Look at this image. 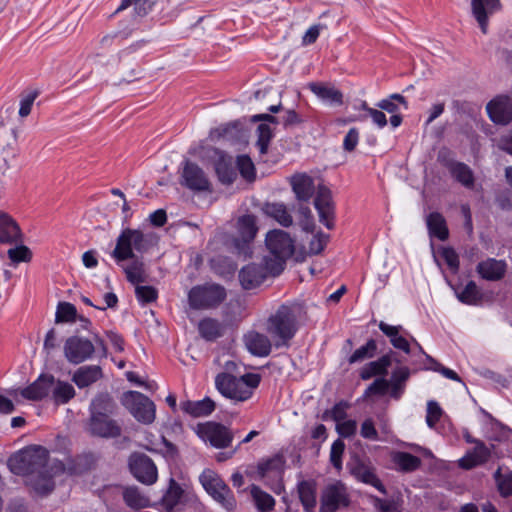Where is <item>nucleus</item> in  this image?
I'll return each mask as SVG.
<instances>
[{
	"mask_svg": "<svg viewBox=\"0 0 512 512\" xmlns=\"http://www.w3.org/2000/svg\"><path fill=\"white\" fill-rule=\"evenodd\" d=\"M394 462L403 471H414L421 465L420 458L407 452L396 453Z\"/></svg>",
	"mask_w": 512,
	"mask_h": 512,
	"instance_id": "obj_50",
	"label": "nucleus"
},
{
	"mask_svg": "<svg viewBox=\"0 0 512 512\" xmlns=\"http://www.w3.org/2000/svg\"><path fill=\"white\" fill-rule=\"evenodd\" d=\"M181 184L193 191L210 190V182L204 171L190 161H186L184 164Z\"/></svg>",
	"mask_w": 512,
	"mask_h": 512,
	"instance_id": "obj_18",
	"label": "nucleus"
},
{
	"mask_svg": "<svg viewBox=\"0 0 512 512\" xmlns=\"http://www.w3.org/2000/svg\"><path fill=\"white\" fill-rule=\"evenodd\" d=\"M304 313V307L298 303L283 304L273 313L266 323V332L275 348H288L298 331V321Z\"/></svg>",
	"mask_w": 512,
	"mask_h": 512,
	"instance_id": "obj_2",
	"label": "nucleus"
},
{
	"mask_svg": "<svg viewBox=\"0 0 512 512\" xmlns=\"http://www.w3.org/2000/svg\"><path fill=\"white\" fill-rule=\"evenodd\" d=\"M245 345L250 353L258 357L268 356L271 352L273 341L268 335L251 331L244 336Z\"/></svg>",
	"mask_w": 512,
	"mask_h": 512,
	"instance_id": "obj_24",
	"label": "nucleus"
},
{
	"mask_svg": "<svg viewBox=\"0 0 512 512\" xmlns=\"http://www.w3.org/2000/svg\"><path fill=\"white\" fill-rule=\"evenodd\" d=\"M50 395L52 400L57 405L68 403L76 395V391L72 384L66 381L56 379L53 376V383H51Z\"/></svg>",
	"mask_w": 512,
	"mask_h": 512,
	"instance_id": "obj_32",
	"label": "nucleus"
},
{
	"mask_svg": "<svg viewBox=\"0 0 512 512\" xmlns=\"http://www.w3.org/2000/svg\"><path fill=\"white\" fill-rule=\"evenodd\" d=\"M291 185L298 200L308 201L315 190L313 179L306 174H297L291 178Z\"/></svg>",
	"mask_w": 512,
	"mask_h": 512,
	"instance_id": "obj_34",
	"label": "nucleus"
},
{
	"mask_svg": "<svg viewBox=\"0 0 512 512\" xmlns=\"http://www.w3.org/2000/svg\"><path fill=\"white\" fill-rule=\"evenodd\" d=\"M237 166L240 174L247 180H253L255 177V167L247 155H241L237 158Z\"/></svg>",
	"mask_w": 512,
	"mask_h": 512,
	"instance_id": "obj_58",
	"label": "nucleus"
},
{
	"mask_svg": "<svg viewBox=\"0 0 512 512\" xmlns=\"http://www.w3.org/2000/svg\"><path fill=\"white\" fill-rule=\"evenodd\" d=\"M472 14L478 22L481 31L488 30V17L500 8L499 0H472Z\"/></svg>",
	"mask_w": 512,
	"mask_h": 512,
	"instance_id": "obj_23",
	"label": "nucleus"
},
{
	"mask_svg": "<svg viewBox=\"0 0 512 512\" xmlns=\"http://www.w3.org/2000/svg\"><path fill=\"white\" fill-rule=\"evenodd\" d=\"M397 103L403 104L407 108V101L400 94H392L389 98L381 100L377 106L388 113H396L398 110Z\"/></svg>",
	"mask_w": 512,
	"mask_h": 512,
	"instance_id": "obj_55",
	"label": "nucleus"
},
{
	"mask_svg": "<svg viewBox=\"0 0 512 512\" xmlns=\"http://www.w3.org/2000/svg\"><path fill=\"white\" fill-rule=\"evenodd\" d=\"M494 479L502 497H509L512 495V471H503L502 468L499 467L494 473Z\"/></svg>",
	"mask_w": 512,
	"mask_h": 512,
	"instance_id": "obj_47",
	"label": "nucleus"
},
{
	"mask_svg": "<svg viewBox=\"0 0 512 512\" xmlns=\"http://www.w3.org/2000/svg\"><path fill=\"white\" fill-rule=\"evenodd\" d=\"M216 173L223 184H231L236 178V172L231 163L223 160L216 163Z\"/></svg>",
	"mask_w": 512,
	"mask_h": 512,
	"instance_id": "obj_53",
	"label": "nucleus"
},
{
	"mask_svg": "<svg viewBox=\"0 0 512 512\" xmlns=\"http://www.w3.org/2000/svg\"><path fill=\"white\" fill-rule=\"evenodd\" d=\"M88 431L91 435L101 438H117L121 435L122 428L108 415L90 416Z\"/></svg>",
	"mask_w": 512,
	"mask_h": 512,
	"instance_id": "obj_17",
	"label": "nucleus"
},
{
	"mask_svg": "<svg viewBox=\"0 0 512 512\" xmlns=\"http://www.w3.org/2000/svg\"><path fill=\"white\" fill-rule=\"evenodd\" d=\"M260 375L247 373L241 377L229 373H219L215 378L217 390L226 398L234 402H244L250 399L254 390L259 386Z\"/></svg>",
	"mask_w": 512,
	"mask_h": 512,
	"instance_id": "obj_4",
	"label": "nucleus"
},
{
	"mask_svg": "<svg viewBox=\"0 0 512 512\" xmlns=\"http://www.w3.org/2000/svg\"><path fill=\"white\" fill-rule=\"evenodd\" d=\"M125 503L134 509H140L149 505V498L142 494L137 487L131 486L125 488L123 492Z\"/></svg>",
	"mask_w": 512,
	"mask_h": 512,
	"instance_id": "obj_46",
	"label": "nucleus"
},
{
	"mask_svg": "<svg viewBox=\"0 0 512 512\" xmlns=\"http://www.w3.org/2000/svg\"><path fill=\"white\" fill-rule=\"evenodd\" d=\"M298 496L305 512H314L316 507V483L312 480H302L297 485Z\"/></svg>",
	"mask_w": 512,
	"mask_h": 512,
	"instance_id": "obj_33",
	"label": "nucleus"
},
{
	"mask_svg": "<svg viewBox=\"0 0 512 512\" xmlns=\"http://www.w3.org/2000/svg\"><path fill=\"white\" fill-rule=\"evenodd\" d=\"M413 341L415 342V344L418 347L419 351L426 356V359L429 362V365L427 367L428 369L433 370L435 372H439L444 377H446L448 379H451V380H454V381H461L460 377L458 376V374L455 371H453V370H451L449 368L444 367L439 362H437L435 359H433L431 356L425 354V352L423 351V349L419 345V343L415 339H413Z\"/></svg>",
	"mask_w": 512,
	"mask_h": 512,
	"instance_id": "obj_51",
	"label": "nucleus"
},
{
	"mask_svg": "<svg viewBox=\"0 0 512 512\" xmlns=\"http://www.w3.org/2000/svg\"><path fill=\"white\" fill-rule=\"evenodd\" d=\"M446 154L448 152L441 151L438 155L440 163L446 167L451 176L462 186L467 189H473L475 184V177L472 169L465 163L455 161L449 158Z\"/></svg>",
	"mask_w": 512,
	"mask_h": 512,
	"instance_id": "obj_13",
	"label": "nucleus"
},
{
	"mask_svg": "<svg viewBox=\"0 0 512 512\" xmlns=\"http://www.w3.org/2000/svg\"><path fill=\"white\" fill-rule=\"evenodd\" d=\"M346 404L345 403H337L333 406V408L330 411H326L323 415L324 419L331 418L336 423L342 421L346 417Z\"/></svg>",
	"mask_w": 512,
	"mask_h": 512,
	"instance_id": "obj_64",
	"label": "nucleus"
},
{
	"mask_svg": "<svg viewBox=\"0 0 512 512\" xmlns=\"http://www.w3.org/2000/svg\"><path fill=\"white\" fill-rule=\"evenodd\" d=\"M345 450V443L341 439L333 442L330 450V462L336 469L342 467V455Z\"/></svg>",
	"mask_w": 512,
	"mask_h": 512,
	"instance_id": "obj_60",
	"label": "nucleus"
},
{
	"mask_svg": "<svg viewBox=\"0 0 512 512\" xmlns=\"http://www.w3.org/2000/svg\"><path fill=\"white\" fill-rule=\"evenodd\" d=\"M257 133L258 139L256 146L260 154L264 155L267 153L270 141L273 138V131L268 124L262 123L257 127Z\"/></svg>",
	"mask_w": 512,
	"mask_h": 512,
	"instance_id": "obj_52",
	"label": "nucleus"
},
{
	"mask_svg": "<svg viewBox=\"0 0 512 512\" xmlns=\"http://www.w3.org/2000/svg\"><path fill=\"white\" fill-rule=\"evenodd\" d=\"M130 471L140 482L150 485L157 480V468L145 454H133L129 460Z\"/></svg>",
	"mask_w": 512,
	"mask_h": 512,
	"instance_id": "obj_14",
	"label": "nucleus"
},
{
	"mask_svg": "<svg viewBox=\"0 0 512 512\" xmlns=\"http://www.w3.org/2000/svg\"><path fill=\"white\" fill-rule=\"evenodd\" d=\"M427 227L430 236L445 241L449 236V231L444 217L438 212H432L427 217Z\"/></svg>",
	"mask_w": 512,
	"mask_h": 512,
	"instance_id": "obj_41",
	"label": "nucleus"
},
{
	"mask_svg": "<svg viewBox=\"0 0 512 512\" xmlns=\"http://www.w3.org/2000/svg\"><path fill=\"white\" fill-rule=\"evenodd\" d=\"M8 257L13 263L28 262L32 258L31 250L25 245H19L8 250Z\"/></svg>",
	"mask_w": 512,
	"mask_h": 512,
	"instance_id": "obj_56",
	"label": "nucleus"
},
{
	"mask_svg": "<svg viewBox=\"0 0 512 512\" xmlns=\"http://www.w3.org/2000/svg\"><path fill=\"white\" fill-rule=\"evenodd\" d=\"M251 496L259 512H269L273 510L275 506V499L267 492L261 490L258 486L252 485Z\"/></svg>",
	"mask_w": 512,
	"mask_h": 512,
	"instance_id": "obj_44",
	"label": "nucleus"
},
{
	"mask_svg": "<svg viewBox=\"0 0 512 512\" xmlns=\"http://www.w3.org/2000/svg\"><path fill=\"white\" fill-rule=\"evenodd\" d=\"M115 408L113 398L108 393H100L91 402L90 416H110Z\"/></svg>",
	"mask_w": 512,
	"mask_h": 512,
	"instance_id": "obj_38",
	"label": "nucleus"
},
{
	"mask_svg": "<svg viewBox=\"0 0 512 512\" xmlns=\"http://www.w3.org/2000/svg\"><path fill=\"white\" fill-rule=\"evenodd\" d=\"M351 474L358 480L365 484L371 485L375 487L382 494H386V489L384 485L381 483L379 478L375 473V468L369 464L365 463L361 460L355 461V463L350 468Z\"/></svg>",
	"mask_w": 512,
	"mask_h": 512,
	"instance_id": "obj_21",
	"label": "nucleus"
},
{
	"mask_svg": "<svg viewBox=\"0 0 512 512\" xmlns=\"http://www.w3.org/2000/svg\"><path fill=\"white\" fill-rule=\"evenodd\" d=\"M410 377V369L406 366L396 367L388 380L391 398L398 400L405 391L406 382Z\"/></svg>",
	"mask_w": 512,
	"mask_h": 512,
	"instance_id": "obj_29",
	"label": "nucleus"
},
{
	"mask_svg": "<svg viewBox=\"0 0 512 512\" xmlns=\"http://www.w3.org/2000/svg\"><path fill=\"white\" fill-rule=\"evenodd\" d=\"M442 408L436 401L430 400L427 403V414H426V423L430 428H434L437 422L440 420L442 416Z\"/></svg>",
	"mask_w": 512,
	"mask_h": 512,
	"instance_id": "obj_59",
	"label": "nucleus"
},
{
	"mask_svg": "<svg viewBox=\"0 0 512 512\" xmlns=\"http://www.w3.org/2000/svg\"><path fill=\"white\" fill-rule=\"evenodd\" d=\"M265 244L269 254L264 256L263 261L272 272V276H278L284 270L287 259L294 254V240L289 233L274 229L267 233Z\"/></svg>",
	"mask_w": 512,
	"mask_h": 512,
	"instance_id": "obj_3",
	"label": "nucleus"
},
{
	"mask_svg": "<svg viewBox=\"0 0 512 512\" xmlns=\"http://www.w3.org/2000/svg\"><path fill=\"white\" fill-rule=\"evenodd\" d=\"M392 354L393 352L391 351L381 356L379 359L366 364L360 371L361 379L369 380L374 376H385L392 363Z\"/></svg>",
	"mask_w": 512,
	"mask_h": 512,
	"instance_id": "obj_30",
	"label": "nucleus"
},
{
	"mask_svg": "<svg viewBox=\"0 0 512 512\" xmlns=\"http://www.w3.org/2000/svg\"><path fill=\"white\" fill-rule=\"evenodd\" d=\"M336 430L341 437H352L356 434L357 422L355 420H342L336 424Z\"/></svg>",
	"mask_w": 512,
	"mask_h": 512,
	"instance_id": "obj_62",
	"label": "nucleus"
},
{
	"mask_svg": "<svg viewBox=\"0 0 512 512\" xmlns=\"http://www.w3.org/2000/svg\"><path fill=\"white\" fill-rule=\"evenodd\" d=\"M157 0H122L115 13L130 10L134 20L146 16L153 8Z\"/></svg>",
	"mask_w": 512,
	"mask_h": 512,
	"instance_id": "obj_31",
	"label": "nucleus"
},
{
	"mask_svg": "<svg viewBox=\"0 0 512 512\" xmlns=\"http://www.w3.org/2000/svg\"><path fill=\"white\" fill-rule=\"evenodd\" d=\"M135 294L137 300L141 304H148L156 301L158 297V291L153 286H142L137 284L135 287Z\"/></svg>",
	"mask_w": 512,
	"mask_h": 512,
	"instance_id": "obj_54",
	"label": "nucleus"
},
{
	"mask_svg": "<svg viewBox=\"0 0 512 512\" xmlns=\"http://www.w3.org/2000/svg\"><path fill=\"white\" fill-rule=\"evenodd\" d=\"M272 272L267 268L263 261V266L248 264L239 272V280L244 289H252L259 286Z\"/></svg>",
	"mask_w": 512,
	"mask_h": 512,
	"instance_id": "obj_20",
	"label": "nucleus"
},
{
	"mask_svg": "<svg viewBox=\"0 0 512 512\" xmlns=\"http://www.w3.org/2000/svg\"><path fill=\"white\" fill-rule=\"evenodd\" d=\"M102 377L103 371L99 365H85L74 372L72 381L79 389H83L96 383Z\"/></svg>",
	"mask_w": 512,
	"mask_h": 512,
	"instance_id": "obj_26",
	"label": "nucleus"
},
{
	"mask_svg": "<svg viewBox=\"0 0 512 512\" xmlns=\"http://www.w3.org/2000/svg\"><path fill=\"white\" fill-rule=\"evenodd\" d=\"M328 240L329 236L324 233L314 235L309 243V252L314 255L321 253L327 245Z\"/></svg>",
	"mask_w": 512,
	"mask_h": 512,
	"instance_id": "obj_63",
	"label": "nucleus"
},
{
	"mask_svg": "<svg viewBox=\"0 0 512 512\" xmlns=\"http://www.w3.org/2000/svg\"><path fill=\"white\" fill-rule=\"evenodd\" d=\"M181 409L193 417L208 416L215 410V402L208 397L199 401H185L181 403Z\"/></svg>",
	"mask_w": 512,
	"mask_h": 512,
	"instance_id": "obj_36",
	"label": "nucleus"
},
{
	"mask_svg": "<svg viewBox=\"0 0 512 512\" xmlns=\"http://www.w3.org/2000/svg\"><path fill=\"white\" fill-rule=\"evenodd\" d=\"M257 231L258 227L254 215L246 214L238 218V236L234 239V247L239 255H243L245 258L251 256L250 244L254 240Z\"/></svg>",
	"mask_w": 512,
	"mask_h": 512,
	"instance_id": "obj_10",
	"label": "nucleus"
},
{
	"mask_svg": "<svg viewBox=\"0 0 512 512\" xmlns=\"http://www.w3.org/2000/svg\"><path fill=\"white\" fill-rule=\"evenodd\" d=\"M200 336L206 341H215L223 335V324L214 318L206 317L198 324Z\"/></svg>",
	"mask_w": 512,
	"mask_h": 512,
	"instance_id": "obj_39",
	"label": "nucleus"
},
{
	"mask_svg": "<svg viewBox=\"0 0 512 512\" xmlns=\"http://www.w3.org/2000/svg\"><path fill=\"white\" fill-rule=\"evenodd\" d=\"M377 350V343L374 339H370L367 343L358 349L349 357L350 364L361 362L365 359L372 358Z\"/></svg>",
	"mask_w": 512,
	"mask_h": 512,
	"instance_id": "obj_49",
	"label": "nucleus"
},
{
	"mask_svg": "<svg viewBox=\"0 0 512 512\" xmlns=\"http://www.w3.org/2000/svg\"><path fill=\"white\" fill-rule=\"evenodd\" d=\"M314 206L319 215V221L327 228H334L335 208L332 201L331 191L325 186L317 189Z\"/></svg>",
	"mask_w": 512,
	"mask_h": 512,
	"instance_id": "obj_15",
	"label": "nucleus"
},
{
	"mask_svg": "<svg viewBox=\"0 0 512 512\" xmlns=\"http://www.w3.org/2000/svg\"><path fill=\"white\" fill-rule=\"evenodd\" d=\"M507 268L505 260L487 258L477 264L476 271L485 280L499 281L505 276Z\"/></svg>",
	"mask_w": 512,
	"mask_h": 512,
	"instance_id": "obj_22",
	"label": "nucleus"
},
{
	"mask_svg": "<svg viewBox=\"0 0 512 512\" xmlns=\"http://www.w3.org/2000/svg\"><path fill=\"white\" fill-rule=\"evenodd\" d=\"M199 480L206 492L225 510L233 511L236 508V499L232 491L217 473L206 469L201 473Z\"/></svg>",
	"mask_w": 512,
	"mask_h": 512,
	"instance_id": "obj_7",
	"label": "nucleus"
},
{
	"mask_svg": "<svg viewBox=\"0 0 512 512\" xmlns=\"http://www.w3.org/2000/svg\"><path fill=\"white\" fill-rule=\"evenodd\" d=\"M122 403L137 421L151 424L155 420V404L146 395L138 391H128L124 393Z\"/></svg>",
	"mask_w": 512,
	"mask_h": 512,
	"instance_id": "obj_8",
	"label": "nucleus"
},
{
	"mask_svg": "<svg viewBox=\"0 0 512 512\" xmlns=\"http://www.w3.org/2000/svg\"><path fill=\"white\" fill-rule=\"evenodd\" d=\"M64 471V465L61 461H53L49 469L40 471L30 476V484L32 488L40 495H47L54 489L53 477Z\"/></svg>",
	"mask_w": 512,
	"mask_h": 512,
	"instance_id": "obj_16",
	"label": "nucleus"
},
{
	"mask_svg": "<svg viewBox=\"0 0 512 512\" xmlns=\"http://www.w3.org/2000/svg\"><path fill=\"white\" fill-rule=\"evenodd\" d=\"M283 462L280 457L263 460L257 465V476L261 480L278 478L282 472Z\"/></svg>",
	"mask_w": 512,
	"mask_h": 512,
	"instance_id": "obj_40",
	"label": "nucleus"
},
{
	"mask_svg": "<svg viewBox=\"0 0 512 512\" xmlns=\"http://www.w3.org/2000/svg\"><path fill=\"white\" fill-rule=\"evenodd\" d=\"M63 350L66 360L74 365L92 359L96 353L92 340L78 335L68 337Z\"/></svg>",
	"mask_w": 512,
	"mask_h": 512,
	"instance_id": "obj_9",
	"label": "nucleus"
},
{
	"mask_svg": "<svg viewBox=\"0 0 512 512\" xmlns=\"http://www.w3.org/2000/svg\"><path fill=\"white\" fill-rule=\"evenodd\" d=\"M39 92L37 90L29 91L21 95L19 116L22 118L27 117L32 109L35 99L38 97Z\"/></svg>",
	"mask_w": 512,
	"mask_h": 512,
	"instance_id": "obj_57",
	"label": "nucleus"
},
{
	"mask_svg": "<svg viewBox=\"0 0 512 512\" xmlns=\"http://www.w3.org/2000/svg\"><path fill=\"white\" fill-rule=\"evenodd\" d=\"M490 119L501 125L512 121V100L507 96H499L491 100L486 106Z\"/></svg>",
	"mask_w": 512,
	"mask_h": 512,
	"instance_id": "obj_19",
	"label": "nucleus"
},
{
	"mask_svg": "<svg viewBox=\"0 0 512 512\" xmlns=\"http://www.w3.org/2000/svg\"><path fill=\"white\" fill-rule=\"evenodd\" d=\"M320 512H336L349 505L346 487L341 482L328 484L322 491Z\"/></svg>",
	"mask_w": 512,
	"mask_h": 512,
	"instance_id": "obj_12",
	"label": "nucleus"
},
{
	"mask_svg": "<svg viewBox=\"0 0 512 512\" xmlns=\"http://www.w3.org/2000/svg\"><path fill=\"white\" fill-rule=\"evenodd\" d=\"M53 461L49 460V452L42 446L27 447L8 460L11 471L17 475H34L49 469Z\"/></svg>",
	"mask_w": 512,
	"mask_h": 512,
	"instance_id": "obj_5",
	"label": "nucleus"
},
{
	"mask_svg": "<svg viewBox=\"0 0 512 512\" xmlns=\"http://www.w3.org/2000/svg\"><path fill=\"white\" fill-rule=\"evenodd\" d=\"M22 242L20 227L8 214H0V243L13 244Z\"/></svg>",
	"mask_w": 512,
	"mask_h": 512,
	"instance_id": "obj_27",
	"label": "nucleus"
},
{
	"mask_svg": "<svg viewBox=\"0 0 512 512\" xmlns=\"http://www.w3.org/2000/svg\"><path fill=\"white\" fill-rule=\"evenodd\" d=\"M226 297L227 292L224 286L217 283H205L190 289L188 302L194 310H212L218 308Z\"/></svg>",
	"mask_w": 512,
	"mask_h": 512,
	"instance_id": "obj_6",
	"label": "nucleus"
},
{
	"mask_svg": "<svg viewBox=\"0 0 512 512\" xmlns=\"http://www.w3.org/2000/svg\"><path fill=\"white\" fill-rule=\"evenodd\" d=\"M460 302L467 305H478L483 295L474 281H469L461 292H457Z\"/></svg>",
	"mask_w": 512,
	"mask_h": 512,
	"instance_id": "obj_45",
	"label": "nucleus"
},
{
	"mask_svg": "<svg viewBox=\"0 0 512 512\" xmlns=\"http://www.w3.org/2000/svg\"><path fill=\"white\" fill-rule=\"evenodd\" d=\"M310 90L322 101L331 105H341L343 102L342 93L335 87L320 83H311Z\"/></svg>",
	"mask_w": 512,
	"mask_h": 512,
	"instance_id": "obj_37",
	"label": "nucleus"
},
{
	"mask_svg": "<svg viewBox=\"0 0 512 512\" xmlns=\"http://www.w3.org/2000/svg\"><path fill=\"white\" fill-rule=\"evenodd\" d=\"M53 376L43 374L31 385L21 390V395L28 400L38 401L50 395Z\"/></svg>",
	"mask_w": 512,
	"mask_h": 512,
	"instance_id": "obj_25",
	"label": "nucleus"
},
{
	"mask_svg": "<svg viewBox=\"0 0 512 512\" xmlns=\"http://www.w3.org/2000/svg\"><path fill=\"white\" fill-rule=\"evenodd\" d=\"M378 326L381 332L389 338L390 343L394 348L399 349L406 354L410 353L408 340L400 335V332L403 330L402 326H392L383 321H381Z\"/></svg>",
	"mask_w": 512,
	"mask_h": 512,
	"instance_id": "obj_35",
	"label": "nucleus"
},
{
	"mask_svg": "<svg viewBox=\"0 0 512 512\" xmlns=\"http://www.w3.org/2000/svg\"><path fill=\"white\" fill-rule=\"evenodd\" d=\"M182 495V488L174 479H170L169 487L162 497V506L167 512H173L180 504Z\"/></svg>",
	"mask_w": 512,
	"mask_h": 512,
	"instance_id": "obj_43",
	"label": "nucleus"
},
{
	"mask_svg": "<svg viewBox=\"0 0 512 512\" xmlns=\"http://www.w3.org/2000/svg\"><path fill=\"white\" fill-rule=\"evenodd\" d=\"M149 249L146 235L139 229L125 228L116 240V246L111 253L117 264L131 260L128 265L122 266L127 280L137 285L147 281L148 275L143 259L137 253H145Z\"/></svg>",
	"mask_w": 512,
	"mask_h": 512,
	"instance_id": "obj_1",
	"label": "nucleus"
},
{
	"mask_svg": "<svg viewBox=\"0 0 512 512\" xmlns=\"http://www.w3.org/2000/svg\"><path fill=\"white\" fill-rule=\"evenodd\" d=\"M264 213L276 220L280 225L289 227L293 223L292 216L283 203H267L263 207Z\"/></svg>",
	"mask_w": 512,
	"mask_h": 512,
	"instance_id": "obj_42",
	"label": "nucleus"
},
{
	"mask_svg": "<svg viewBox=\"0 0 512 512\" xmlns=\"http://www.w3.org/2000/svg\"><path fill=\"white\" fill-rule=\"evenodd\" d=\"M389 390V383L388 379H385L384 377H380L374 380L373 383H371L368 388L365 390L364 396H370L373 394L377 395H384Z\"/></svg>",
	"mask_w": 512,
	"mask_h": 512,
	"instance_id": "obj_61",
	"label": "nucleus"
},
{
	"mask_svg": "<svg viewBox=\"0 0 512 512\" xmlns=\"http://www.w3.org/2000/svg\"><path fill=\"white\" fill-rule=\"evenodd\" d=\"M196 432L203 441L209 442L215 448L229 447L233 440L229 428L213 421L198 424Z\"/></svg>",
	"mask_w": 512,
	"mask_h": 512,
	"instance_id": "obj_11",
	"label": "nucleus"
},
{
	"mask_svg": "<svg viewBox=\"0 0 512 512\" xmlns=\"http://www.w3.org/2000/svg\"><path fill=\"white\" fill-rule=\"evenodd\" d=\"M490 454V450L484 442H476L473 450L459 460V465L464 469H472L487 462L490 458Z\"/></svg>",
	"mask_w": 512,
	"mask_h": 512,
	"instance_id": "obj_28",
	"label": "nucleus"
},
{
	"mask_svg": "<svg viewBox=\"0 0 512 512\" xmlns=\"http://www.w3.org/2000/svg\"><path fill=\"white\" fill-rule=\"evenodd\" d=\"M77 309L69 302H60L55 314L56 323H72L77 320Z\"/></svg>",
	"mask_w": 512,
	"mask_h": 512,
	"instance_id": "obj_48",
	"label": "nucleus"
}]
</instances>
